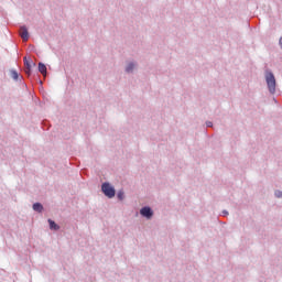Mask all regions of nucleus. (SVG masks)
Instances as JSON below:
<instances>
[{
	"instance_id": "obj_1",
	"label": "nucleus",
	"mask_w": 282,
	"mask_h": 282,
	"mask_svg": "<svg viewBox=\"0 0 282 282\" xmlns=\"http://www.w3.org/2000/svg\"><path fill=\"white\" fill-rule=\"evenodd\" d=\"M265 80H267V85L270 94H274V91H276V79L274 78V74L267 73Z\"/></svg>"
},
{
	"instance_id": "obj_2",
	"label": "nucleus",
	"mask_w": 282,
	"mask_h": 282,
	"mask_svg": "<svg viewBox=\"0 0 282 282\" xmlns=\"http://www.w3.org/2000/svg\"><path fill=\"white\" fill-rule=\"evenodd\" d=\"M101 191L106 195V197H109L110 199L111 197H116V189L109 183H104L101 185Z\"/></svg>"
},
{
	"instance_id": "obj_3",
	"label": "nucleus",
	"mask_w": 282,
	"mask_h": 282,
	"mask_svg": "<svg viewBox=\"0 0 282 282\" xmlns=\"http://www.w3.org/2000/svg\"><path fill=\"white\" fill-rule=\"evenodd\" d=\"M140 213L143 217H147L148 219H151V217H153V210H151L150 207L141 208Z\"/></svg>"
},
{
	"instance_id": "obj_4",
	"label": "nucleus",
	"mask_w": 282,
	"mask_h": 282,
	"mask_svg": "<svg viewBox=\"0 0 282 282\" xmlns=\"http://www.w3.org/2000/svg\"><path fill=\"white\" fill-rule=\"evenodd\" d=\"M20 36L23 41H28L30 39V33L28 32V28L25 26L20 28Z\"/></svg>"
},
{
	"instance_id": "obj_5",
	"label": "nucleus",
	"mask_w": 282,
	"mask_h": 282,
	"mask_svg": "<svg viewBox=\"0 0 282 282\" xmlns=\"http://www.w3.org/2000/svg\"><path fill=\"white\" fill-rule=\"evenodd\" d=\"M24 65H25V73L30 74V72L32 70V63L30 61H28V57H24Z\"/></svg>"
},
{
	"instance_id": "obj_6",
	"label": "nucleus",
	"mask_w": 282,
	"mask_h": 282,
	"mask_svg": "<svg viewBox=\"0 0 282 282\" xmlns=\"http://www.w3.org/2000/svg\"><path fill=\"white\" fill-rule=\"evenodd\" d=\"M39 72L42 73L44 76H47V66L43 63H39Z\"/></svg>"
},
{
	"instance_id": "obj_7",
	"label": "nucleus",
	"mask_w": 282,
	"mask_h": 282,
	"mask_svg": "<svg viewBox=\"0 0 282 282\" xmlns=\"http://www.w3.org/2000/svg\"><path fill=\"white\" fill-rule=\"evenodd\" d=\"M33 210H35L36 213H42L43 212V205H41V203L33 204Z\"/></svg>"
},
{
	"instance_id": "obj_8",
	"label": "nucleus",
	"mask_w": 282,
	"mask_h": 282,
	"mask_svg": "<svg viewBox=\"0 0 282 282\" xmlns=\"http://www.w3.org/2000/svg\"><path fill=\"white\" fill-rule=\"evenodd\" d=\"M48 224H50V228L51 230H58V225H56V223L52 219H48Z\"/></svg>"
},
{
	"instance_id": "obj_9",
	"label": "nucleus",
	"mask_w": 282,
	"mask_h": 282,
	"mask_svg": "<svg viewBox=\"0 0 282 282\" xmlns=\"http://www.w3.org/2000/svg\"><path fill=\"white\" fill-rule=\"evenodd\" d=\"M11 78H13V80H19V73H17V70H12Z\"/></svg>"
},
{
	"instance_id": "obj_10",
	"label": "nucleus",
	"mask_w": 282,
	"mask_h": 282,
	"mask_svg": "<svg viewBox=\"0 0 282 282\" xmlns=\"http://www.w3.org/2000/svg\"><path fill=\"white\" fill-rule=\"evenodd\" d=\"M117 197H118V199H120V200L124 199V192L119 191L118 194H117Z\"/></svg>"
},
{
	"instance_id": "obj_11",
	"label": "nucleus",
	"mask_w": 282,
	"mask_h": 282,
	"mask_svg": "<svg viewBox=\"0 0 282 282\" xmlns=\"http://www.w3.org/2000/svg\"><path fill=\"white\" fill-rule=\"evenodd\" d=\"M133 67L134 65L132 63H130L127 68H126V72L130 73V72H133Z\"/></svg>"
},
{
	"instance_id": "obj_12",
	"label": "nucleus",
	"mask_w": 282,
	"mask_h": 282,
	"mask_svg": "<svg viewBox=\"0 0 282 282\" xmlns=\"http://www.w3.org/2000/svg\"><path fill=\"white\" fill-rule=\"evenodd\" d=\"M275 197H282V192L281 191H276L275 192Z\"/></svg>"
},
{
	"instance_id": "obj_13",
	"label": "nucleus",
	"mask_w": 282,
	"mask_h": 282,
	"mask_svg": "<svg viewBox=\"0 0 282 282\" xmlns=\"http://www.w3.org/2000/svg\"><path fill=\"white\" fill-rule=\"evenodd\" d=\"M207 127H213V122L208 121Z\"/></svg>"
},
{
	"instance_id": "obj_14",
	"label": "nucleus",
	"mask_w": 282,
	"mask_h": 282,
	"mask_svg": "<svg viewBox=\"0 0 282 282\" xmlns=\"http://www.w3.org/2000/svg\"><path fill=\"white\" fill-rule=\"evenodd\" d=\"M280 46L282 48V36L280 37Z\"/></svg>"
}]
</instances>
